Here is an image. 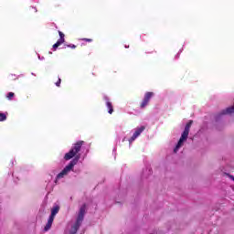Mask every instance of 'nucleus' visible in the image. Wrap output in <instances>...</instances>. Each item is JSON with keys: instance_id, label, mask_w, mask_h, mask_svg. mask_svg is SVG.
Instances as JSON below:
<instances>
[{"instance_id": "17", "label": "nucleus", "mask_w": 234, "mask_h": 234, "mask_svg": "<svg viewBox=\"0 0 234 234\" xmlns=\"http://www.w3.org/2000/svg\"><path fill=\"white\" fill-rule=\"evenodd\" d=\"M35 12H37V9L35 8Z\"/></svg>"}, {"instance_id": "2", "label": "nucleus", "mask_w": 234, "mask_h": 234, "mask_svg": "<svg viewBox=\"0 0 234 234\" xmlns=\"http://www.w3.org/2000/svg\"><path fill=\"white\" fill-rule=\"evenodd\" d=\"M85 211H87V205H82L80 208L76 221L68 225L65 234H76L78 232L80 226H81V222H83Z\"/></svg>"}, {"instance_id": "10", "label": "nucleus", "mask_w": 234, "mask_h": 234, "mask_svg": "<svg viewBox=\"0 0 234 234\" xmlns=\"http://www.w3.org/2000/svg\"><path fill=\"white\" fill-rule=\"evenodd\" d=\"M52 222H54V218H48V223L46 224V226L44 228V231H48V229H50V228H52Z\"/></svg>"}, {"instance_id": "6", "label": "nucleus", "mask_w": 234, "mask_h": 234, "mask_svg": "<svg viewBox=\"0 0 234 234\" xmlns=\"http://www.w3.org/2000/svg\"><path fill=\"white\" fill-rule=\"evenodd\" d=\"M58 36H59V39L57 41L56 44L53 45V50H56L58 47L65 43V34H63V32L61 31H58Z\"/></svg>"}, {"instance_id": "4", "label": "nucleus", "mask_w": 234, "mask_h": 234, "mask_svg": "<svg viewBox=\"0 0 234 234\" xmlns=\"http://www.w3.org/2000/svg\"><path fill=\"white\" fill-rule=\"evenodd\" d=\"M144 131H145V126H144V125L137 126L136 128L133 129L131 131L132 136L128 140L129 144H133V142H134L140 136V134H142V133H144Z\"/></svg>"}, {"instance_id": "16", "label": "nucleus", "mask_w": 234, "mask_h": 234, "mask_svg": "<svg viewBox=\"0 0 234 234\" xmlns=\"http://www.w3.org/2000/svg\"><path fill=\"white\" fill-rule=\"evenodd\" d=\"M38 59H40L41 61H43V59H45V57H41L38 55Z\"/></svg>"}, {"instance_id": "15", "label": "nucleus", "mask_w": 234, "mask_h": 234, "mask_svg": "<svg viewBox=\"0 0 234 234\" xmlns=\"http://www.w3.org/2000/svg\"><path fill=\"white\" fill-rule=\"evenodd\" d=\"M68 47H69L70 48H76V45H69Z\"/></svg>"}, {"instance_id": "1", "label": "nucleus", "mask_w": 234, "mask_h": 234, "mask_svg": "<svg viewBox=\"0 0 234 234\" xmlns=\"http://www.w3.org/2000/svg\"><path fill=\"white\" fill-rule=\"evenodd\" d=\"M83 141H79L76 144H74L71 147V149L65 154L64 160L69 161L71 160L68 165L64 167V169L58 173L55 178V184H58V182H61L65 176H68L70 171H74V165L78 164V161L81 158V154H80V151H81V147H83ZM72 158H74L72 160Z\"/></svg>"}, {"instance_id": "11", "label": "nucleus", "mask_w": 234, "mask_h": 234, "mask_svg": "<svg viewBox=\"0 0 234 234\" xmlns=\"http://www.w3.org/2000/svg\"><path fill=\"white\" fill-rule=\"evenodd\" d=\"M5 121H6V114L0 113V122H5Z\"/></svg>"}, {"instance_id": "14", "label": "nucleus", "mask_w": 234, "mask_h": 234, "mask_svg": "<svg viewBox=\"0 0 234 234\" xmlns=\"http://www.w3.org/2000/svg\"><path fill=\"white\" fill-rule=\"evenodd\" d=\"M84 41H88V43H90L92 41V39H90V38H84Z\"/></svg>"}, {"instance_id": "9", "label": "nucleus", "mask_w": 234, "mask_h": 234, "mask_svg": "<svg viewBox=\"0 0 234 234\" xmlns=\"http://www.w3.org/2000/svg\"><path fill=\"white\" fill-rule=\"evenodd\" d=\"M59 213V206L56 205L51 209V215L49 216L50 218H53Z\"/></svg>"}, {"instance_id": "13", "label": "nucleus", "mask_w": 234, "mask_h": 234, "mask_svg": "<svg viewBox=\"0 0 234 234\" xmlns=\"http://www.w3.org/2000/svg\"><path fill=\"white\" fill-rule=\"evenodd\" d=\"M57 87H60L61 85V80L58 78V81L55 83Z\"/></svg>"}, {"instance_id": "5", "label": "nucleus", "mask_w": 234, "mask_h": 234, "mask_svg": "<svg viewBox=\"0 0 234 234\" xmlns=\"http://www.w3.org/2000/svg\"><path fill=\"white\" fill-rule=\"evenodd\" d=\"M153 96H154V92L153 91H147L144 94L143 101L141 102V105H140L141 109H145L147 105H149V102L151 101V98H153Z\"/></svg>"}, {"instance_id": "7", "label": "nucleus", "mask_w": 234, "mask_h": 234, "mask_svg": "<svg viewBox=\"0 0 234 234\" xmlns=\"http://www.w3.org/2000/svg\"><path fill=\"white\" fill-rule=\"evenodd\" d=\"M104 100L106 101V107L108 109L109 114H112L114 112V110L112 109V103L109 101V98L104 97Z\"/></svg>"}, {"instance_id": "12", "label": "nucleus", "mask_w": 234, "mask_h": 234, "mask_svg": "<svg viewBox=\"0 0 234 234\" xmlns=\"http://www.w3.org/2000/svg\"><path fill=\"white\" fill-rule=\"evenodd\" d=\"M14 96H15V94H14V92H9V93H7V95H6V98H7V100H12V98H14Z\"/></svg>"}, {"instance_id": "3", "label": "nucleus", "mask_w": 234, "mask_h": 234, "mask_svg": "<svg viewBox=\"0 0 234 234\" xmlns=\"http://www.w3.org/2000/svg\"><path fill=\"white\" fill-rule=\"evenodd\" d=\"M191 125H193V121H190L186 125L185 130H184L183 133L181 134V137L174 149V153L180 151V148L184 147V144H186V142H187V137L189 136V130L191 129Z\"/></svg>"}, {"instance_id": "8", "label": "nucleus", "mask_w": 234, "mask_h": 234, "mask_svg": "<svg viewBox=\"0 0 234 234\" xmlns=\"http://www.w3.org/2000/svg\"><path fill=\"white\" fill-rule=\"evenodd\" d=\"M221 115H226V114H234V105L226 108L225 110H222L220 112Z\"/></svg>"}]
</instances>
